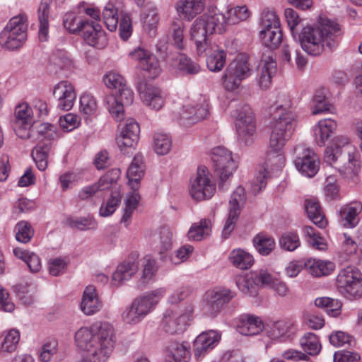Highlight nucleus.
Segmentation results:
<instances>
[{"mask_svg": "<svg viewBox=\"0 0 362 362\" xmlns=\"http://www.w3.org/2000/svg\"><path fill=\"white\" fill-rule=\"evenodd\" d=\"M113 337L111 325L98 322L90 328L81 327L74 338L86 362H105L113 351Z\"/></svg>", "mask_w": 362, "mask_h": 362, "instance_id": "obj_1", "label": "nucleus"}, {"mask_svg": "<svg viewBox=\"0 0 362 362\" xmlns=\"http://www.w3.org/2000/svg\"><path fill=\"white\" fill-rule=\"evenodd\" d=\"M341 28L335 22L320 18L314 26L303 27L298 34L302 49L313 56L320 55L327 47L329 49L336 47L337 38L341 35Z\"/></svg>", "mask_w": 362, "mask_h": 362, "instance_id": "obj_2", "label": "nucleus"}, {"mask_svg": "<svg viewBox=\"0 0 362 362\" xmlns=\"http://www.w3.org/2000/svg\"><path fill=\"white\" fill-rule=\"evenodd\" d=\"M277 108L281 112L273 122L269 138V147L276 152L281 150L291 138L297 125L296 115L292 110L282 105Z\"/></svg>", "mask_w": 362, "mask_h": 362, "instance_id": "obj_3", "label": "nucleus"}, {"mask_svg": "<svg viewBox=\"0 0 362 362\" xmlns=\"http://www.w3.org/2000/svg\"><path fill=\"white\" fill-rule=\"evenodd\" d=\"M27 39L26 18L18 15L10 19L0 33L1 46L8 50L20 48Z\"/></svg>", "mask_w": 362, "mask_h": 362, "instance_id": "obj_4", "label": "nucleus"}, {"mask_svg": "<svg viewBox=\"0 0 362 362\" xmlns=\"http://www.w3.org/2000/svg\"><path fill=\"white\" fill-rule=\"evenodd\" d=\"M159 301L157 292L153 291L134 300L122 315L124 322L136 325L141 322Z\"/></svg>", "mask_w": 362, "mask_h": 362, "instance_id": "obj_5", "label": "nucleus"}, {"mask_svg": "<svg viewBox=\"0 0 362 362\" xmlns=\"http://www.w3.org/2000/svg\"><path fill=\"white\" fill-rule=\"evenodd\" d=\"M216 192V185L211 180L209 170L205 166L197 168V173L190 180L189 193L196 202L210 199Z\"/></svg>", "mask_w": 362, "mask_h": 362, "instance_id": "obj_6", "label": "nucleus"}, {"mask_svg": "<svg viewBox=\"0 0 362 362\" xmlns=\"http://www.w3.org/2000/svg\"><path fill=\"white\" fill-rule=\"evenodd\" d=\"M235 125L240 139L246 145L250 144L256 133L254 113L248 105L238 106L233 112Z\"/></svg>", "mask_w": 362, "mask_h": 362, "instance_id": "obj_7", "label": "nucleus"}, {"mask_svg": "<svg viewBox=\"0 0 362 362\" xmlns=\"http://www.w3.org/2000/svg\"><path fill=\"white\" fill-rule=\"evenodd\" d=\"M211 159L214 171L219 177V188L223 187L224 182L232 176L238 168V163L233 157L232 152L223 146L213 149Z\"/></svg>", "mask_w": 362, "mask_h": 362, "instance_id": "obj_8", "label": "nucleus"}, {"mask_svg": "<svg viewBox=\"0 0 362 362\" xmlns=\"http://www.w3.org/2000/svg\"><path fill=\"white\" fill-rule=\"evenodd\" d=\"M235 296V293L230 289L217 287L208 291L204 297L202 311L205 315L216 317L223 306L230 302Z\"/></svg>", "mask_w": 362, "mask_h": 362, "instance_id": "obj_9", "label": "nucleus"}, {"mask_svg": "<svg viewBox=\"0 0 362 362\" xmlns=\"http://www.w3.org/2000/svg\"><path fill=\"white\" fill-rule=\"evenodd\" d=\"M337 286L339 291L349 297L362 296V274L353 267L341 269L337 277Z\"/></svg>", "mask_w": 362, "mask_h": 362, "instance_id": "obj_10", "label": "nucleus"}, {"mask_svg": "<svg viewBox=\"0 0 362 362\" xmlns=\"http://www.w3.org/2000/svg\"><path fill=\"white\" fill-rule=\"evenodd\" d=\"M294 164L303 175L312 177L319 170L320 160L316 153L303 144L297 145L293 149Z\"/></svg>", "mask_w": 362, "mask_h": 362, "instance_id": "obj_11", "label": "nucleus"}, {"mask_svg": "<svg viewBox=\"0 0 362 362\" xmlns=\"http://www.w3.org/2000/svg\"><path fill=\"white\" fill-rule=\"evenodd\" d=\"M209 114V104L205 98L200 97L197 103H187L183 105L179 112L180 123L189 126L204 119Z\"/></svg>", "mask_w": 362, "mask_h": 362, "instance_id": "obj_12", "label": "nucleus"}, {"mask_svg": "<svg viewBox=\"0 0 362 362\" xmlns=\"http://www.w3.org/2000/svg\"><path fill=\"white\" fill-rule=\"evenodd\" d=\"M193 312L189 307L185 312L167 310L163 319V326L165 332L170 334L182 332L191 319Z\"/></svg>", "mask_w": 362, "mask_h": 362, "instance_id": "obj_13", "label": "nucleus"}, {"mask_svg": "<svg viewBox=\"0 0 362 362\" xmlns=\"http://www.w3.org/2000/svg\"><path fill=\"white\" fill-rule=\"evenodd\" d=\"M117 96L108 95L105 103L109 112L117 120H121L124 114V106L129 105L134 100V93L126 85L118 90Z\"/></svg>", "mask_w": 362, "mask_h": 362, "instance_id": "obj_14", "label": "nucleus"}, {"mask_svg": "<svg viewBox=\"0 0 362 362\" xmlns=\"http://www.w3.org/2000/svg\"><path fill=\"white\" fill-rule=\"evenodd\" d=\"M137 90L143 103L150 109L158 111L164 105L163 93L158 87L146 81H140L137 84Z\"/></svg>", "mask_w": 362, "mask_h": 362, "instance_id": "obj_15", "label": "nucleus"}, {"mask_svg": "<svg viewBox=\"0 0 362 362\" xmlns=\"http://www.w3.org/2000/svg\"><path fill=\"white\" fill-rule=\"evenodd\" d=\"M129 55L138 62L139 67L148 74V77L154 78L160 73V63L157 57L143 48L138 47Z\"/></svg>", "mask_w": 362, "mask_h": 362, "instance_id": "obj_16", "label": "nucleus"}, {"mask_svg": "<svg viewBox=\"0 0 362 362\" xmlns=\"http://www.w3.org/2000/svg\"><path fill=\"white\" fill-rule=\"evenodd\" d=\"M221 334L216 330H208L199 334L194 341V356L197 360L202 359L209 351L219 342Z\"/></svg>", "mask_w": 362, "mask_h": 362, "instance_id": "obj_17", "label": "nucleus"}, {"mask_svg": "<svg viewBox=\"0 0 362 362\" xmlns=\"http://www.w3.org/2000/svg\"><path fill=\"white\" fill-rule=\"evenodd\" d=\"M53 95L57 100V107L65 111L72 108L76 98L73 85L66 81H60L55 85Z\"/></svg>", "mask_w": 362, "mask_h": 362, "instance_id": "obj_18", "label": "nucleus"}, {"mask_svg": "<svg viewBox=\"0 0 362 362\" xmlns=\"http://www.w3.org/2000/svg\"><path fill=\"white\" fill-rule=\"evenodd\" d=\"M81 32L84 40L90 46L103 49L107 45V41L105 32L99 24L92 21H87Z\"/></svg>", "mask_w": 362, "mask_h": 362, "instance_id": "obj_19", "label": "nucleus"}, {"mask_svg": "<svg viewBox=\"0 0 362 362\" xmlns=\"http://www.w3.org/2000/svg\"><path fill=\"white\" fill-rule=\"evenodd\" d=\"M119 176V170H112L101 177L97 183L82 188L78 192V197L82 199H88L94 196L98 191L109 189L113 182H115Z\"/></svg>", "mask_w": 362, "mask_h": 362, "instance_id": "obj_20", "label": "nucleus"}, {"mask_svg": "<svg viewBox=\"0 0 362 362\" xmlns=\"http://www.w3.org/2000/svg\"><path fill=\"white\" fill-rule=\"evenodd\" d=\"M140 127L139 124L133 119H127L126 124L122 129L116 141L121 151L127 148L133 147L139 141Z\"/></svg>", "mask_w": 362, "mask_h": 362, "instance_id": "obj_21", "label": "nucleus"}, {"mask_svg": "<svg viewBox=\"0 0 362 362\" xmlns=\"http://www.w3.org/2000/svg\"><path fill=\"white\" fill-rule=\"evenodd\" d=\"M347 157L346 163L343 165L336 166L339 173L347 180H353L356 177L361 168L358 152L353 146H346Z\"/></svg>", "mask_w": 362, "mask_h": 362, "instance_id": "obj_22", "label": "nucleus"}, {"mask_svg": "<svg viewBox=\"0 0 362 362\" xmlns=\"http://www.w3.org/2000/svg\"><path fill=\"white\" fill-rule=\"evenodd\" d=\"M139 262L134 257H129L118 265L112 274V284L119 286L129 280L138 271Z\"/></svg>", "mask_w": 362, "mask_h": 362, "instance_id": "obj_23", "label": "nucleus"}, {"mask_svg": "<svg viewBox=\"0 0 362 362\" xmlns=\"http://www.w3.org/2000/svg\"><path fill=\"white\" fill-rule=\"evenodd\" d=\"M206 23L207 22L201 16L194 21L190 29L191 39L194 40L199 55L206 51V47L208 46L207 36L211 35Z\"/></svg>", "mask_w": 362, "mask_h": 362, "instance_id": "obj_24", "label": "nucleus"}, {"mask_svg": "<svg viewBox=\"0 0 362 362\" xmlns=\"http://www.w3.org/2000/svg\"><path fill=\"white\" fill-rule=\"evenodd\" d=\"M349 139L344 136H336L332 144L325 151L324 160L325 162L329 165H334L336 169V166H340V162L342 161L341 153L342 147L348 146Z\"/></svg>", "mask_w": 362, "mask_h": 362, "instance_id": "obj_25", "label": "nucleus"}, {"mask_svg": "<svg viewBox=\"0 0 362 362\" xmlns=\"http://www.w3.org/2000/svg\"><path fill=\"white\" fill-rule=\"evenodd\" d=\"M264 329V323L259 317L245 314L240 316L237 329L239 333L245 336L259 334Z\"/></svg>", "mask_w": 362, "mask_h": 362, "instance_id": "obj_26", "label": "nucleus"}, {"mask_svg": "<svg viewBox=\"0 0 362 362\" xmlns=\"http://www.w3.org/2000/svg\"><path fill=\"white\" fill-rule=\"evenodd\" d=\"M80 307L86 315H92L100 310L103 303L98 298L95 286L90 285L86 288Z\"/></svg>", "mask_w": 362, "mask_h": 362, "instance_id": "obj_27", "label": "nucleus"}, {"mask_svg": "<svg viewBox=\"0 0 362 362\" xmlns=\"http://www.w3.org/2000/svg\"><path fill=\"white\" fill-rule=\"evenodd\" d=\"M202 16L207 22L208 30L211 34L222 33L226 30L228 19L216 8H209Z\"/></svg>", "mask_w": 362, "mask_h": 362, "instance_id": "obj_28", "label": "nucleus"}, {"mask_svg": "<svg viewBox=\"0 0 362 362\" xmlns=\"http://www.w3.org/2000/svg\"><path fill=\"white\" fill-rule=\"evenodd\" d=\"M206 65L211 71H221L226 64V53L217 45L206 47Z\"/></svg>", "mask_w": 362, "mask_h": 362, "instance_id": "obj_29", "label": "nucleus"}, {"mask_svg": "<svg viewBox=\"0 0 362 362\" xmlns=\"http://www.w3.org/2000/svg\"><path fill=\"white\" fill-rule=\"evenodd\" d=\"M154 250L163 255L170 250L173 247V233L168 226L160 227L153 236Z\"/></svg>", "mask_w": 362, "mask_h": 362, "instance_id": "obj_30", "label": "nucleus"}, {"mask_svg": "<svg viewBox=\"0 0 362 362\" xmlns=\"http://www.w3.org/2000/svg\"><path fill=\"white\" fill-rule=\"evenodd\" d=\"M144 174L143 156L141 153H137L134 156L127 172V176L129 179L128 183L133 192H136L139 188V181L144 176Z\"/></svg>", "mask_w": 362, "mask_h": 362, "instance_id": "obj_31", "label": "nucleus"}, {"mask_svg": "<svg viewBox=\"0 0 362 362\" xmlns=\"http://www.w3.org/2000/svg\"><path fill=\"white\" fill-rule=\"evenodd\" d=\"M178 14L188 21L194 18L204 9V3L202 0H180L176 4Z\"/></svg>", "mask_w": 362, "mask_h": 362, "instance_id": "obj_32", "label": "nucleus"}, {"mask_svg": "<svg viewBox=\"0 0 362 362\" xmlns=\"http://www.w3.org/2000/svg\"><path fill=\"white\" fill-rule=\"evenodd\" d=\"M305 269L313 276L320 277L329 275L335 269L331 261L310 258L303 263Z\"/></svg>", "mask_w": 362, "mask_h": 362, "instance_id": "obj_33", "label": "nucleus"}, {"mask_svg": "<svg viewBox=\"0 0 362 362\" xmlns=\"http://www.w3.org/2000/svg\"><path fill=\"white\" fill-rule=\"evenodd\" d=\"M226 71L229 75H233L242 80L251 74L249 57L245 54H239L228 66Z\"/></svg>", "mask_w": 362, "mask_h": 362, "instance_id": "obj_34", "label": "nucleus"}, {"mask_svg": "<svg viewBox=\"0 0 362 362\" xmlns=\"http://www.w3.org/2000/svg\"><path fill=\"white\" fill-rule=\"evenodd\" d=\"M295 323L291 320H279L274 322L267 330V335L272 339H286L295 332Z\"/></svg>", "mask_w": 362, "mask_h": 362, "instance_id": "obj_35", "label": "nucleus"}, {"mask_svg": "<svg viewBox=\"0 0 362 362\" xmlns=\"http://www.w3.org/2000/svg\"><path fill=\"white\" fill-rule=\"evenodd\" d=\"M362 206L359 203H352L341 207L339 211L341 224L347 228H354L359 222L358 215Z\"/></svg>", "mask_w": 362, "mask_h": 362, "instance_id": "obj_36", "label": "nucleus"}, {"mask_svg": "<svg viewBox=\"0 0 362 362\" xmlns=\"http://www.w3.org/2000/svg\"><path fill=\"white\" fill-rule=\"evenodd\" d=\"M305 209L308 218L320 228L327 225V221L322 212L319 202L316 199H308L305 201Z\"/></svg>", "mask_w": 362, "mask_h": 362, "instance_id": "obj_37", "label": "nucleus"}, {"mask_svg": "<svg viewBox=\"0 0 362 362\" xmlns=\"http://www.w3.org/2000/svg\"><path fill=\"white\" fill-rule=\"evenodd\" d=\"M276 71V63L270 57L267 59L262 61L259 65V85L263 89L269 87L272 78Z\"/></svg>", "mask_w": 362, "mask_h": 362, "instance_id": "obj_38", "label": "nucleus"}, {"mask_svg": "<svg viewBox=\"0 0 362 362\" xmlns=\"http://www.w3.org/2000/svg\"><path fill=\"white\" fill-rule=\"evenodd\" d=\"M211 227L212 223L210 219H202L192 225L187 233V237L189 240L200 241L211 235Z\"/></svg>", "mask_w": 362, "mask_h": 362, "instance_id": "obj_39", "label": "nucleus"}, {"mask_svg": "<svg viewBox=\"0 0 362 362\" xmlns=\"http://www.w3.org/2000/svg\"><path fill=\"white\" fill-rule=\"evenodd\" d=\"M235 283L239 290L245 296H256L258 293V282L255 279V273L250 272L245 276H238Z\"/></svg>", "mask_w": 362, "mask_h": 362, "instance_id": "obj_40", "label": "nucleus"}, {"mask_svg": "<svg viewBox=\"0 0 362 362\" xmlns=\"http://www.w3.org/2000/svg\"><path fill=\"white\" fill-rule=\"evenodd\" d=\"M336 128L337 123L333 119H325L319 121L315 129L317 144L320 146H324Z\"/></svg>", "mask_w": 362, "mask_h": 362, "instance_id": "obj_41", "label": "nucleus"}, {"mask_svg": "<svg viewBox=\"0 0 362 362\" xmlns=\"http://www.w3.org/2000/svg\"><path fill=\"white\" fill-rule=\"evenodd\" d=\"M51 143H39L32 151V157L40 171H44L48 166V158L51 152Z\"/></svg>", "mask_w": 362, "mask_h": 362, "instance_id": "obj_42", "label": "nucleus"}, {"mask_svg": "<svg viewBox=\"0 0 362 362\" xmlns=\"http://www.w3.org/2000/svg\"><path fill=\"white\" fill-rule=\"evenodd\" d=\"M141 21L144 29L150 36L155 35V32L159 22V16L156 7H150L145 9L141 16Z\"/></svg>", "mask_w": 362, "mask_h": 362, "instance_id": "obj_43", "label": "nucleus"}, {"mask_svg": "<svg viewBox=\"0 0 362 362\" xmlns=\"http://www.w3.org/2000/svg\"><path fill=\"white\" fill-rule=\"evenodd\" d=\"M37 13L40 22L39 38L41 41H46L48 37L49 3L47 1H42Z\"/></svg>", "mask_w": 362, "mask_h": 362, "instance_id": "obj_44", "label": "nucleus"}, {"mask_svg": "<svg viewBox=\"0 0 362 362\" xmlns=\"http://www.w3.org/2000/svg\"><path fill=\"white\" fill-rule=\"evenodd\" d=\"M229 259L233 266L240 269H247L254 263L253 257L241 249L233 250L230 254Z\"/></svg>", "mask_w": 362, "mask_h": 362, "instance_id": "obj_45", "label": "nucleus"}, {"mask_svg": "<svg viewBox=\"0 0 362 362\" xmlns=\"http://www.w3.org/2000/svg\"><path fill=\"white\" fill-rule=\"evenodd\" d=\"M263 44L268 48L276 49L282 42L283 35L280 26L273 29L261 30L259 33Z\"/></svg>", "mask_w": 362, "mask_h": 362, "instance_id": "obj_46", "label": "nucleus"}, {"mask_svg": "<svg viewBox=\"0 0 362 362\" xmlns=\"http://www.w3.org/2000/svg\"><path fill=\"white\" fill-rule=\"evenodd\" d=\"M34 123L32 108L27 103H21L15 109V119L18 128L20 125L32 126Z\"/></svg>", "mask_w": 362, "mask_h": 362, "instance_id": "obj_47", "label": "nucleus"}, {"mask_svg": "<svg viewBox=\"0 0 362 362\" xmlns=\"http://www.w3.org/2000/svg\"><path fill=\"white\" fill-rule=\"evenodd\" d=\"M142 271L139 281V286H144L155 276L158 269L156 261L149 257H145L142 260Z\"/></svg>", "mask_w": 362, "mask_h": 362, "instance_id": "obj_48", "label": "nucleus"}, {"mask_svg": "<svg viewBox=\"0 0 362 362\" xmlns=\"http://www.w3.org/2000/svg\"><path fill=\"white\" fill-rule=\"evenodd\" d=\"M168 351L175 362H188L190 358L189 346L184 342H171Z\"/></svg>", "mask_w": 362, "mask_h": 362, "instance_id": "obj_49", "label": "nucleus"}, {"mask_svg": "<svg viewBox=\"0 0 362 362\" xmlns=\"http://www.w3.org/2000/svg\"><path fill=\"white\" fill-rule=\"evenodd\" d=\"M246 202V193L245 188L238 186L233 191L229 200L228 212L240 215Z\"/></svg>", "mask_w": 362, "mask_h": 362, "instance_id": "obj_50", "label": "nucleus"}, {"mask_svg": "<svg viewBox=\"0 0 362 362\" xmlns=\"http://www.w3.org/2000/svg\"><path fill=\"white\" fill-rule=\"evenodd\" d=\"M140 199V196L136 192H132L128 194L124 200V213L121 218V222L124 224L125 227H128L130 219L134 211L136 209Z\"/></svg>", "mask_w": 362, "mask_h": 362, "instance_id": "obj_51", "label": "nucleus"}, {"mask_svg": "<svg viewBox=\"0 0 362 362\" xmlns=\"http://www.w3.org/2000/svg\"><path fill=\"white\" fill-rule=\"evenodd\" d=\"M121 202V194L119 189L112 191L111 195L107 202L102 204L99 214L101 216L107 217L112 215Z\"/></svg>", "mask_w": 362, "mask_h": 362, "instance_id": "obj_52", "label": "nucleus"}, {"mask_svg": "<svg viewBox=\"0 0 362 362\" xmlns=\"http://www.w3.org/2000/svg\"><path fill=\"white\" fill-rule=\"evenodd\" d=\"M302 349L310 355L317 354L321 349V344L316 334L309 332L300 339Z\"/></svg>", "mask_w": 362, "mask_h": 362, "instance_id": "obj_53", "label": "nucleus"}, {"mask_svg": "<svg viewBox=\"0 0 362 362\" xmlns=\"http://www.w3.org/2000/svg\"><path fill=\"white\" fill-rule=\"evenodd\" d=\"M253 242L257 250L262 255H269L275 247L274 238L266 235H257Z\"/></svg>", "mask_w": 362, "mask_h": 362, "instance_id": "obj_54", "label": "nucleus"}, {"mask_svg": "<svg viewBox=\"0 0 362 362\" xmlns=\"http://www.w3.org/2000/svg\"><path fill=\"white\" fill-rule=\"evenodd\" d=\"M66 223L70 228L80 230L94 229L97 225L95 219L90 216L69 218Z\"/></svg>", "mask_w": 362, "mask_h": 362, "instance_id": "obj_55", "label": "nucleus"}, {"mask_svg": "<svg viewBox=\"0 0 362 362\" xmlns=\"http://www.w3.org/2000/svg\"><path fill=\"white\" fill-rule=\"evenodd\" d=\"M104 23L110 31H115L118 23L117 9L112 4L108 3L103 11Z\"/></svg>", "mask_w": 362, "mask_h": 362, "instance_id": "obj_56", "label": "nucleus"}, {"mask_svg": "<svg viewBox=\"0 0 362 362\" xmlns=\"http://www.w3.org/2000/svg\"><path fill=\"white\" fill-rule=\"evenodd\" d=\"M172 146L170 138L166 134L156 133L154 135V149L157 154H167Z\"/></svg>", "mask_w": 362, "mask_h": 362, "instance_id": "obj_57", "label": "nucleus"}, {"mask_svg": "<svg viewBox=\"0 0 362 362\" xmlns=\"http://www.w3.org/2000/svg\"><path fill=\"white\" fill-rule=\"evenodd\" d=\"M280 247L287 251H293L300 245L299 236L296 233L286 232L279 239Z\"/></svg>", "mask_w": 362, "mask_h": 362, "instance_id": "obj_58", "label": "nucleus"}, {"mask_svg": "<svg viewBox=\"0 0 362 362\" xmlns=\"http://www.w3.org/2000/svg\"><path fill=\"white\" fill-rule=\"evenodd\" d=\"M228 23L235 24L240 21L247 20L250 16V11L246 6H236L228 10Z\"/></svg>", "mask_w": 362, "mask_h": 362, "instance_id": "obj_59", "label": "nucleus"}, {"mask_svg": "<svg viewBox=\"0 0 362 362\" xmlns=\"http://www.w3.org/2000/svg\"><path fill=\"white\" fill-rule=\"evenodd\" d=\"M86 22L87 20H83L71 13H66L64 17V28L70 33L81 31Z\"/></svg>", "mask_w": 362, "mask_h": 362, "instance_id": "obj_60", "label": "nucleus"}, {"mask_svg": "<svg viewBox=\"0 0 362 362\" xmlns=\"http://www.w3.org/2000/svg\"><path fill=\"white\" fill-rule=\"evenodd\" d=\"M97 102L90 94L85 93L80 98V111L86 115H91L97 110Z\"/></svg>", "mask_w": 362, "mask_h": 362, "instance_id": "obj_61", "label": "nucleus"}, {"mask_svg": "<svg viewBox=\"0 0 362 362\" xmlns=\"http://www.w3.org/2000/svg\"><path fill=\"white\" fill-rule=\"evenodd\" d=\"M20 340V332L18 330L12 329L6 334L4 341L1 345L4 351L12 352L16 349Z\"/></svg>", "mask_w": 362, "mask_h": 362, "instance_id": "obj_62", "label": "nucleus"}, {"mask_svg": "<svg viewBox=\"0 0 362 362\" xmlns=\"http://www.w3.org/2000/svg\"><path fill=\"white\" fill-rule=\"evenodd\" d=\"M16 228L18 231L16 238L20 243H27L33 236L34 231L31 226L26 221L19 222L16 226Z\"/></svg>", "mask_w": 362, "mask_h": 362, "instance_id": "obj_63", "label": "nucleus"}, {"mask_svg": "<svg viewBox=\"0 0 362 362\" xmlns=\"http://www.w3.org/2000/svg\"><path fill=\"white\" fill-rule=\"evenodd\" d=\"M329 341L334 346H343L346 344L351 346L354 344L353 337L341 331L332 333L329 336Z\"/></svg>", "mask_w": 362, "mask_h": 362, "instance_id": "obj_64", "label": "nucleus"}]
</instances>
